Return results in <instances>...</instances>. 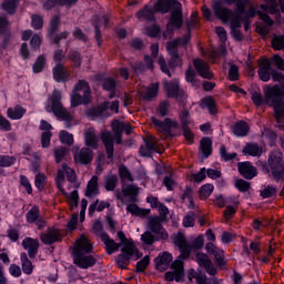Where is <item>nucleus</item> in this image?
I'll list each match as a JSON object with an SVG mask.
<instances>
[{"label": "nucleus", "instance_id": "nucleus-35", "mask_svg": "<svg viewBox=\"0 0 284 284\" xmlns=\"http://www.w3.org/2000/svg\"><path fill=\"white\" fill-rule=\"evenodd\" d=\"M164 89L166 91L168 97L174 99V97H179V82L174 80L173 82H164Z\"/></svg>", "mask_w": 284, "mask_h": 284}, {"label": "nucleus", "instance_id": "nucleus-26", "mask_svg": "<svg viewBox=\"0 0 284 284\" xmlns=\"http://www.w3.org/2000/svg\"><path fill=\"white\" fill-rule=\"evenodd\" d=\"M270 60L264 59L260 63L258 77L261 81L267 82L272 79V73H270L271 68Z\"/></svg>", "mask_w": 284, "mask_h": 284}, {"label": "nucleus", "instance_id": "nucleus-36", "mask_svg": "<svg viewBox=\"0 0 284 284\" xmlns=\"http://www.w3.org/2000/svg\"><path fill=\"white\" fill-rule=\"evenodd\" d=\"M116 183H119V178L114 174H110L104 180V186L108 192H114L116 189Z\"/></svg>", "mask_w": 284, "mask_h": 284}, {"label": "nucleus", "instance_id": "nucleus-46", "mask_svg": "<svg viewBox=\"0 0 284 284\" xmlns=\"http://www.w3.org/2000/svg\"><path fill=\"white\" fill-rule=\"evenodd\" d=\"M43 68H45V57L40 55L33 63L32 70L34 74H39V72H43Z\"/></svg>", "mask_w": 284, "mask_h": 284}, {"label": "nucleus", "instance_id": "nucleus-20", "mask_svg": "<svg viewBox=\"0 0 284 284\" xmlns=\"http://www.w3.org/2000/svg\"><path fill=\"white\" fill-rule=\"evenodd\" d=\"M172 254L168 252L160 253L155 258V267L159 272H165L170 267V263L173 261Z\"/></svg>", "mask_w": 284, "mask_h": 284}, {"label": "nucleus", "instance_id": "nucleus-52", "mask_svg": "<svg viewBox=\"0 0 284 284\" xmlns=\"http://www.w3.org/2000/svg\"><path fill=\"white\" fill-rule=\"evenodd\" d=\"M92 230L94 234H97V236H100L101 239H103V236H108V234L103 232V224L101 223V221H95Z\"/></svg>", "mask_w": 284, "mask_h": 284}, {"label": "nucleus", "instance_id": "nucleus-32", "mask_svg": "<svg viewBox=\"0 0 284 284\" xmlns=\"http://www.w3.org/2000/svg\"><path fill=\"white\" fill-rule=\"evenodd\" d=\"M102 242L106 247L108 254H114V252H119V247H121V244L114 242V240L110 239L108 235L102 236Z\"/></svg>", "mask_w": 284, "mask_h": 284}, {"label": "nucleus", "instance_id": "nucleus-34", "mask_svg": "<svg viewBox=\"0 0 284 284\" xmlns=\"http://www.w3.org/2000/svg\"><path fill=\"white\" fill-rule=\"evenodd\" d=\"M20 258L22 263V272L30 276V274H32V272L34 271L32 262L28 258V254L26 253H21Z\"/></svg>", "mask_w": 284, "mask_h": 284}, {"label": "nucleus", "instance_id": "nucleus-3", "mask_svg": "<svg viewBox=\"0 0 284 284\" xmlns=\"http://www.w3.org/2000/svg\"><path fill=\"white\" fill-rule=\"evenodd\" d=\"M248 0L240 1L237 2V12L223 7V3L221 1H215L212 4L213 12L222 23H227V21L231 22V32L234 39L237 41H241L243 39V34H241V31L239 28H241V14L245 12V8L247 7Z\"/></svg>", "mask_w": 284, "mask_h": 284}, {"label": "nucleus", "instance_id": "nucleus-41", "mask_svg": "<svg viewBox=\"0 0 284 284\" xmlns=\"http://www.w3.org/2000/svg\"><path fill=\"white\" fill-rule=\"evenodd\" d=\"M201 152L204 156L212 154V140L210 138H203L201 140Z\"/></svg>", "mask_w": 284, "mask_h": 284}, {"label": "nucleus", "instance_id": "nucleus-63", "mask_svg": "<svg viewBox=\"0 0 284 284\" xmlns=\"http://www.w3.org/2000/svg\"><path fill=\"white\" fill-rule=\"evenodd\" d=\"M235 187H237L240 192H247L250 190V184L245 180H237L235 182Z\"/></svg>", "mask_w": 284, "mask_h": 284}, {"label": "nucleus", "instance_id": "nucleus-15", "mask_svg": "<svg viewBox=\"0 0 284 284\" xmlns=\"http://www.w3.org/2000/svg\"><path fill=\"white\" fill-rule=\"evenodd\" d=\"M163 221H165L163 220V217H159V216L150 217L149 226L151 232H153V234H156L159 239H161L162 241H168L170 235L168 234V231H165V229H163V226L161 225Z\"/></svg>", "mask_w": 284, "mask_h": 284}, {"label": "nucleus", "instance_id": "nucleus-6", "mask_svg": "<svg viewBox=\"0 0 284 284\" xmlns=\"http://www.w3.org/2000/svg\"><path fill=\"white\" fill-rule=\"evenodd\" d=\"M278 12H284V0H268L266 6L262 4L257 14L265 24H258L256 27V32L262 34V37L270 34V30L274 24V21L270 19V16L267 14H278Z\"/></svg>", "mask_w": 284, "mask_h": 284}, {"label": "nucleus", "instance_id": "nucleus-37", "mask_svg": "<svg viewBox=\"0 0 284 284\" xmlns=\"http://www.w3.org/2000/svg\"><path fill=\"white\" fill-rule=\"evenodd\" d=\"M126 210L133 216H148V214H150V210H148V209H140L136 204H130L126 207Z\"/></svg>", "mask_w": 284, "mask_h": 284}, {"label": "nucleus", "instance_id": "nucleus-49", "mask_svg": "<svg viewBox=\"0 0 284 284\" xmlns=\"http://www.w3.org/2000/svg\"><path fill=\"white\" fill-rule=\"evenodd\" d=\"M123 196L134 197L139 194V186L128 185L122 187Z\"/></svg>", "mask_w": 284, "mask_h": 284}, {"label": "nucleus", "instance_id": "nucleus-19", "mask_svg": "<svg viewBox=\"0 0 284 284\" xmlns=\"http://www.w3.org/2000/svg\"><path fill=\"white\" fill-rule=\"evenodd\" d=\"M101 141L105 146L108 159L114 156V138H112V132L103 131L101 134Z\"/></svg>", "mask_w": 284, "mask_h": 284}, {"label": "nucleus", "instance_id": "nucleus-48", "mask_svg": "<svg viewBox=\"0 0 284 284\" xmlns=\"http://www.w3.org/2000/svg\"><path fill=\"white\" fill-rule=\"evenodd\" d=\"M213 192L214 185L205 184L202 187H200V199H209Z\"/></svg>", "mask_w": 284, "mask_h": 284}, {"label": "nucleus", "instance_id": "nucleus-62", "mask_svg": "<svg viewBox=\"0 0 284 284\" xmlns=\"http://www.w3.org/2000/svg\"><path fill=\"white\" fill-rule=\"evenodd\" d=\"M158 112L161 116H166L168 112H170V103L169 102H161L158 106Z\"/></svg>", "mask_w": 284, "mask_h": 284}, {"label": "nucleus", "instance_id": "nucleus-57", "mask_svg": "<svg viewBox=\"0 0 284 284\" xmlns=\"http://www.w3.org/2000/svg\"><path fill=\"white\" fill-rule=\"evenodd\" d=\"M276 194V187L267 186L263 191H261V197L262 199H271V196H274Z\"/></svg>", "mask_w": 284, "mask_h": 284}, {"label": "nucleus", "instance_id": "nucleus-61", "mask_svg": "<svg viewBox=\"0 0 284 284\" xmlns=\"http://www.w3.org/2000/svg\"><path fill=\"white\" fill-rule=\"evenodd\" d=\"M52 139V133L50 131H44L42 133V148H50V140Z\"/></svg>", "mask_w": 284, "mask_h": 284}, {"label": "nucleus", "instance_id": "nucleus-22", "mask_svg": "<svg viewBox=\"0 0 284 284\" xmlns=\"http://www.w3.org/2000/svg\"><path fill=\"white\" fill-rule=\"evenodd\" d=\"M22 247L28 251L30 258H34L39 252V240L32 237H26L22 241Z\"/></svg>", "mask_w": 284, "mask_h": 284}, {"label": "nucleus", "instance_id": "nucleus-54", "mask_svg": "<svg viewBox=\"0 0 284 284\" xmlns=\"http://www.w3.org/2000/svg\"><path fill=\"white\" fill-rule=\"evenodd\" d=\"M220 154L224 161H232V159H236V153H227L225 145L220 146Z\"/></svg>", "mask_w": 284, "mask_h": 284}, {"label": "nucleus", "instance_id": "nucleus-55", "mask_svg": "<svg viewBox=\"0 0 284 284\" xmlns=\"http://www.w3.org/2000/svg\"><path fill=\"white\" fill-rule=\"evenodd\" d=\"M150 265V256H144L140 262L136 264L138 272H145L148 266Z\"/></svg>", "mask_w": 284, "mask_h": 284}, {"label": "nucleus", "instance_id": "nucleus-58", "mask_svg": "<svg viewBox=\"0 0 284 284\" xmlns=\"http://www.w3.org/2000/svg\"><path fill=\"white\" fill-rule=\"evenodd\" d=\"M36 187L38 190H43L45 187V175L38 173L36 175Z\"/></svg>", "mask_w": 284, "mask_h": 284}, {"label": "nucleus", "instance_id": "nucleus-51", "mask_svg": "<svg viewBox=\"0 0 284 284\" xmlns=\"http://www.w3.org/2000/svg\"><path fill=\"white\" fill-rule=\"evenodd\" d=\"M196 220L194 217V212H189L183 219L184 227H194Z\"/></svg>", "mask_w": 284, "mask_h": 284}, {"label": "nucleus", "instance_id": "nucleus-5", "mask_svg": "<svg viewBox=\"0 0 284 284\" xmlns=\"http://www.w3.org/2000/svg\"><path fill=\"white\" fill-rule=\"evenodd\" d=\"M92 243L85 235H81L73 247V263L81 270H88L97 265V257L91 254Z\"/></svg>", "mask_w": 284, "mask_h": 284}, {"label": "nucleus", "instance_id": "nucleus-24", "mask_svg": "<svg viewBox=\"0 0 284 284\" xmlns=\"http://www.w3.org/2000/svg\"><path fill=\"white\" fill-rule=\"evenodd\" d=\"M84 143L88 148H92V150H97V148H99V138L97 136V131L94 129L85 131Z\"/></svg>", "mask_w": 284, "mask_h": 284}, {"label": "nucleus", "instance_id": "nucleus-11", "mask_svg": "<svg viewBox=\"0 0 284 284\" xmlns=\"http://www.w3.org/2000/svg\"><path fill=\"white\" fill-rule=\"evenodd\" d=\"M153 125H155L159 134L162 139H168L170 136L172 129L179 128V122L166 118L164 121H161L156 118H151Z\"/></svg>", "mask_w": 284, "mask_h": 284}, {"label": "nucleus", "instance_id": "nucleus-2", "mask_svg": "<svg viewBox=\"0 0 284 284\" xmlns=\"http://www.w3.org/2000/svg\"><path fill=\"white\" fill-rule=\"evenodd\" d=\"M284 97V84L280 85H273V87H266L264 89V99L263 95L258 92H253L251 95V99L257 108H261V105H270L271 108H274L275 112V119L277 123H284V101L282 100ZM278 128H283L284 125L278 124Z\"/></svg>", "mask_w": 284, "mask_h": 284}, {"label": "nucleus", "instance_id": "nucleus-28", "mask_svg": "<svg viewBox=\"0 0 284 284\" xmlns=\"http://www.w3.org/2000/svg\"><path fill=\"white\" fill-rule=\"evenodd\" d=\"M26 112L27 110L23 109V106L16 105L7 110V116L8 119H11V121H19V119H23V116H26Z\"/></svg>", "mask_w": 284, "mask_h": 284}, {"label": "nucleus", "instance_id": "nucleus-17", "mask_svg": "<svg viewBox=\"0 0 284 284\" xmlns=\"http://www.w3.org/2000/svg\"><path fill=\"white\" fill-rule=\"evenodd\" d=\"M195 261L200 265V267H204V270L211 276H214L216 274V267H214V264L212 263V260H210L207 254H205V253H196Z\"/></svg>", "mask_w": 284, "mask_h": 284}, {"label": "nucleus", "instance_id": "nucleus-47", "mask_svg": "<svg viewBox=\"0 0 284 284\" xmlns=\"http://www.w3.org/2000/svg\"><path fill=\"white\" fill-rule=\"evenodd\" d=\"M119 174H120L121 181H130L131 183L132 181H134V178H132V173H130V170H128L125 165L119 166Z\"/></svg>", "mask_w": 284, "mask_h": 284}, {"label": "nucleus", "instance_id": "nucleus-12", "mask_svg": "<svg viewBox=\"0 0 284 284\" xmlns=\"http://www.w3.org/2000/svg\"><path fill=\"white\" fill-rule=\"evenodd\" d=\"M187 43H190V36H185L182 39L173 40L168 43L166 50L171 55L173 65H182L181 55H179L176 48H179V45H187Z\"/></svg>", "mask_w": 284, "mask_h": 284}, {"label": "nucleus", "instance_id": "nucleus-42", "mask_svg": "<svg viewBox=\"0 0 284 284\" xmlns=\"http://www.w3.org/2000/svg\"><path fill=\"white\" fill-rule=\"evenodd\" d=\"M189 281H196L197 284H205V283H207V276H205L201 273H197L194 270H191L189 272Z\"/></svg>", "mask_w": 284, "mask_h": 284}, {"label": "nucleus", "instance_id": "nucleus-60", "mask_svg": "<svg viewBox=\"0 0 284 284\" xmlns=\"http://www.w3.org/2000/svg\"><path fill=\"white\" fill-rule=\"evenodd\" d=\"M230 81H239V67L232 64L229 70Z\"/></svg>", "mask_w": 284, "mask_h": 284}, {"label": "nucleus", "instance_id": "nucleus-38", "mask_svg": "<svg viewBox=\"0 0 284 284\" xmlns=\"http://www.w3.org/2000/svg\"><path fill=\"white\" fill-rule=\"evenodd\" d=\"M109 22H110V19L106 16H103L95 23V39L98 43L99 41H101V31H99V28H108Z\"/></svg>", "mask_w": 284, "mask_h": 284}, {"label": "nucleus", "instance_id": "nucleus-45", "mask_svg": "<svg viewBox=\"0 0 284 284\" xmlns=\"http://www.w3.org/2000/svg\"><path fill=\"white\" fill-rule=\"evenodd\" d=\"M17 3H19V0H4L2 3V9L4 12H8V14H14V10H17Z\"/></svg>", "mask_w": 284, "mask_h": 284}, {"label": "nucleus", "instance_id": "nucleus-18", "mask_svg": "<svg viewBox=\"0 0 284 284\" xmlns=\"http://www.w3.org/2000/svg\"><path fill=\"white\" fill-rule=\"evenodd\" d=\"M239 172L244 176V179L252 180L258 174L256 166L252 165L251 162H240L237 164Z\"/></svg>", "mask_w": 284, "mask_h": 284}, {"label": "nucleus", "instance_id": "nucleus-43", "mask_svg": "<svg viewBox=\"0 0 284 284\" xmlns=\"http://www.w3.org/2000/svg\"><path fill=\"white\" fill-rule=\"evenodd\" d=\"M63 196H67L71 210H74V207H77V205H79V191L74 190L70 194H68L65 192V194H63Z\"/></svg>", "mask_w": 284, "mask_h": 284}, {"label": "nucleus", "instance_id": "nucleus-56", "mask_svg": "<svg viewBox=\"0 0 284 284\" xmlns=\"http://www.w3.org/2000/svg\"><path fill=\"white\" fill-rule=\"evenodd\" d=\"M31 26L34 30H41L43 28V18L41 16H32Z\"/></svg>", "mask_w": 284, "mask_h": 284}, {"label": "nucleus", "instance_id": "nucleus-50", "mask_svg": "<svg viewBox=\"0 0 284 284\" xmlns=\"http://www.w3.org/2000/svg\"><path fill=\"white\" fill-rule=\"evenodd\" d=\"M59 139L61 143H64L65 145H72V143H74V136L67 131H61Z\"/></svg>", "mask_w": 284, "mask_h": 284}, {"label": "nucleus", "instance_id": "nucleus-9", "mask_svg": "<svg viewBox=\"0 0 284 284\" xmlns=\"http://www.w3.org/2000/svg\"><path fill=\"white\" fill-rule=\"evenodd\" d=\"M45 111L53 112V114L58 116V119H62V121H72V114L61 104V92L59 91H53L49 99V104L45 105Z\"/></svg>", "mask_w": 284, "mask_h": 284}, {"label": "nucleus", "instance_id": "nucleus-59", "mask_svg": "<svg viewBox=\"0 0 284 284\" xmlns=\"http://www.w3.org/2000/svg\"><path fill=\"white\" fill-rule=\"evenodd\" d=\"M141 241L144 245H152L154 243V236L150 231H146L141 235Z\"/></svg>", "mask_w": 284, "mask_h": 284}, {"label": "nucleus", "instance_id": "nucleus-29", "mask_svg": "<svg viewBox=\"0 0 284 284\" xmlns=\"http://www.w3.org/2000/svg\"><path fill=\"white\" fill-rule=\"evenodd\" d=\"M205 250L207 254H211V256H214L215 261L219 262L220 265H223V256H224L223 250L216 247L212 243H207L205 245Z\"/></svg>", "mask_w": 284, "mask_h": 284}, {"label": "nucleus", "instance_id": "nucleus-39", "mask_svg": "<svg viewBox=\"0 0 284 284\" xmlns=\"http://www.w3.org/2000/svg\"><path fill=\"white\" fill-rule=\"evenodd\" d=\"M41 217V211H39V206L31 207L27 213V222L37 223V221Z\"/></svg>", "mask_w": 284, "mask_h": 284}, {"label": "nucleus", "instance_id": "nucleus-64", "mask_svg": "<svg viewBox=\"0 0 284 284\" xmlns=\"http://www.w3.org/2000/svg\"><path fill=\"white\" fill-rule=\"evenodd\" d=\"M273 64L277 68V70L284 71V59L280 55H274L272 60Z\"/></svg>", "mask_w": 284, "mask_h": 284}, {"label": "nucleus", "instance_id": "nucleus-30", "mask_svg": "<svg viewBox=\"0 0 284 284\" xmlns=\"http://www.w3.org/2000/svg\"><path fill=\"white\" fill-rule=\"evenodd\" d=\"M242 152L245 155L258 158L263 154V146L256 143H248L243 148Z\"/></svg>", "mask_w": 284, "mask_h": 284}, {"label": "nucleus", "instance_id": "nucleus-53", "mask_svg": "<svg viewBox=\"0 0 284 284\" xmlns=\"http://www.w3.org/2000/svg\"><path fill=\"white\" fill-rule=\"evenodd\" d=\"M14 164V158L8 155H0V168H10Z\"/></svg>", "mask_w": 284, "mask_h": 284}, {"label": "nucleus", "instance_id": "nucleus-23", "mask_svg": "<svg viewBox=\"0 0 284 284\" xmlns=\"http://www.w3.org/2000/svg\"><path fill=\"white\" fill-rule=\"evenodd\" d=\"M193 65L200 77H202L203 79H212V77H214V74H212V71H210V64H207V62H204L201 59H196L193 61Z\"/></svg>", "mask_w": 284, "mask_h": 284}, {"label": "nucleus", "instance_id": "nucleus-44", "mask_svg": "<svg viewBox=\"0 0 284 284\" xmlns=\"http://www.w3.org/2000/svg\"><path fill=\"white\" fill-rule=\"evenodd\" d=\"M103 88L110 93V99H114V89L116 88V82L112 78H108L103 81Z\"/></svg>", "mask_w": 284, "mask_h": 284}, {"label": "nucleus", "instance_id": "nucleus-31", "mask_svg": "<svg viewBox=\"0 0 284 284\" xmlns=\"http://www.w3.org/2000/svg\"><path fill=\"white\" fill-rule=\"evenodd\" d=\"M248 132L250 125L244 121H240L233 125V133L235 136H247Z\"/></svg>", "mask_w": 284, "mask_h": 284}, {"label": "nucleus", "instance_id": "nucleus-40", "mask_svg": "<svg viewBox=\"0 0 284 284\" xmlns=\"http://www.w3.org/2000/svg\"><path fill=\"white\" fill-rule=\"evenodd\" d=\"M202 105L209 110L210 114H216V102L214 98L207 97L202 99Z\"/></svg>", "mask_w": 284, "mask_h": 284}, {"label": "nucleus", "instance_id": "nucleus-16", "mask_svg": "<svg viewBox=\"0 0 284 284\" xmlns=\"http://www.w3.org/2000/svg\"><path fill=\"white\" fill-rule=\"evenodd\" d=\"M63 240V233L59 231V229H48L44 233L40 234V241L44 245H52L54 243H59Z\"/></svg>", "mask_w": 284, "mask_h": 284}, {"label": "nucleus", "instance_id": "nucleus-10", "mask_svg": "<svg viewBox=\"0 0 284 284\" xmlns=\"http://www.w3.org/2000/svg\"><path fill=\"white\" fill-rule=\"evenodd\" d=\"M271 176L274 181H284V162L281 154H272L268 159Z\"/></svg>", "mask_w": 284, "mask_h": 284}, {"label": "nucleus", "instance_id": "nucleus-8", "mask_svg": "<svg viewBox=\"0 0 284 284\" xmlns=\"http://www.w3.org/2000/svg\"><path fill=\"white\" fill-rule=\"evenodd\" d=\"M92 99V92L90 91V83L85 80H80L73 88L71 95V106L77 108L83 103L88 105Z\"/></svg>", "mask_w": 284, "mask_h": 284}, {"label": "nucleus", "instance_id": "nucleus-27", "mask_svg": "<svg viewBox=\"0 0 284 284\" xmlns=\"http://www.w3.org/2000/svg\"><path fill=\"white\" fill-rule=\"evenodd\" d=\"M140 95L150 101V99H154L156 94H159V83H154L151 87H143L139 90Z\"/></svg>", "mask_w": 284, "mask_h": 284}, {"label": "nucleus", "instance_id": "nucleus-14", "mask_svg": "<svg viewBox=\"0 0 284 284\" xmlns=\"http://www.w3.org/2000/svg\"><path fill=\"white\" fill-rule=\"evenodd\" d=\"M72 152L74 163H78V165H90L94 159V153L88 146H83L82 149H79V146H73Z\"/></svg>", "mask_w": 284, "mask_h": 284}, {"label": "nucleus", "instance_id": "nucleus-7", "mask_svg": "<svg viewBox=\"0 0 284 284\" xmlns=\"http://www.w3.org/2000/svg\"><path fill=\"white\" fill-rule=\"evenodd\" d=\"M118 239H120V245H123L121 250V254L116 257V265L122 270H125L130 264V261H139L141 258V253H139V248L132 242H128V237H125V233L122 231L118 232Z\"/></svg>", "mask_w": 284, "mask_h": 284}, {"label": "nucleus", "instance_id": "nucleus-13", "mask_svg": "<svg viewBox=\"0 0 284 284\" xmlns=\"http://www.w3.org/2000/svg\"><path fill=\"white\" fill-rule=\"evenodd\" d=\"M65 175L68 181H70V183H74V181H77V173L74 172V170L69 168L67 164H62V168L58 171L57 178H55L57 185L61 194H65V190H63Z\"/></svg>", "mask_w": 284, "mask_h": 284}, {"label": "nucleus", "instance_id": "nucleus-33", "mask_svg": "<svg viewBox=\"0 0 284 284\" xmlns=\"http://www.w3.org/2000/svg\"><path fill=\"white\" fill-rule=\"evenodd\" d=\"M112 130L115 134V143L118 145L121 144V134H123V131L125 130V123L120 122L119 120H115L112 123Z\"/></svg>", "mask_w": 284, "mask_h": 284}, {"label": "nucleus", "instance_id": "nucleus-4", "mask_svg": "<svg viewBox=\"0 0 284 284\" xmlns=\"http://www.w3.org/2000/svg\"><path fill=\"white\" fill-rule=\"evenodd\" d=\"M174 244L179 247L181 254L180 256L172 263L171 268L165 273L166 281H176V283H181L185 276V270L183 267V261L190 257V252H192V246L187 244V240H185V235L179 233L174 236Z\"/></svg>", "mask_w": 284, "mask_h": 284}, {"label": "nucleus", "instance_id": "nucleus-1", "mask_svg": "<svg viewBox=\"0 0 284 284\" xmlns=\"http://www.w3.org/2000/svg\"><path fill=\"white\" fill-rule=\"evenodd\" d=\"M171 19L168 23V30L170 28H181L183 26V11L181 10V2L173 0H159L153 8L144 7L136 13L139 19L144 21H154V12H162L165 14L172 10Z\"/></svg>", "mask_w": 284, "mask_h": 284}, {"label": "nucleus", "instance_id": "nucleus-21", "mask_svg": "<svg viewBox=\"0 0 284 284\" xmlns=\"http://www.w3.org/2000/svg\"><path fill=\"white\" fill-rule=\"evenodd\" d=\"M52 72H53V79L58 83H65V81L70 80V71H68V69H65V67H63V64L61 63H58L53 68Z\"/></svg>", "mask_w": 284, "mask_h": 284}, {"label": "nucleus", "instance_id": "nucleus-25", "mask_svg": "<svg viewBox=\"0 0 284 284\" xmlns=\"http://www.w3.org/2000/svg\"><path fill=\"white\" fill-rule=\"evenodd\" d=\"M99 194V176L93 175L88 182L85 196L89 199H94Z\"/></svg>", "mask_w": 284, "mask_h": 284}]
</instances>
